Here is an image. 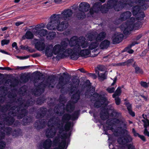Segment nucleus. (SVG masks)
Returning <instances> with one entry per match:
<instances>
[{
	"mask_svg": "<svg viewBox=\"0 0 149 149\" xmlns=\"http://www.w3.org/2000/svg\"><path fill=\"white\" fill-rule=\"evenodd\" d=\"M56 35V33L54 31L49 32L47 36V38L49 40L53 39Z\"/></svg>",
	"mask_w": 149,
	"mask_h": 149,
	"instance_id": "c03bdc74",
	"label": "nucleus"
},
{
	"mask_svg": "<svg viewBox=\"0 0 149 149\" xmlns=\"http://www.w3.org/2000/svg\"><path fill=\"white\" fill-rule=\"evenodd\" d=\"M72 14L73 12L71 9H67L64 10L61 14H54L52 15L54 16V17H53L54 19V20L55 21V23L57 24L60 22V19L63 20L70 19L69 18L72 16Z\"/></svg>",
	"mask_w": 149,
	"mask_h": 149,
	"instance_id": "f03ea898",
	"label": "nucleus"
},
{
	"mask_svg": "<svg viewBox=\"0 0 149 149\" xmlns=\"http://www.w3.org/2000/svg\"><path fill=\"white\" fill-rule=\"evenodd\" d=\"M20 78L22 80V82L25 83L27 82L29 79H32V78L31 77L30 75L28 74H27L26 75L23 74L22 75Z\"/></svg>",
	"mask_w": 149,
	"mask_h": 149,
	"instance_id": "473e14b6",
	"label": "nucleus"
},
{
	"mask_svg": "<svg viewBox=\"0 0 149 149\" xmlns=\"http://www.w3.org/2000/svg\"><path fill=\"white\" fill-rule=\"evenodd\" d=\"M101 5V3L100 2H95L93 5V8L94 9L96 10H99V9H100V6Z\"/></svg>",
	"mask_w": 149,
	"mask_h": 149,
	"instance_id": "052dcab7",
	"label": "nucleus"
},
{
	"mask_svg": "<svg viewBox=\"0 0 149 149\" xmlns=\"http://www.w3.org/2000/svg\"><path fill=\"white\" fill-rule=\"evenodd\" d=\"M93 101L95 102L94 105V107L96 108H98L100 107L105 102H104L102 100H98Z\"/></svg>",
	"mask_w": 149,
	"mask_h": 149,
	"instance_id": "8fccbe9b",
	"label": "nucleus"
},
{
	"mask_svg": "<svg viewBox=\"0 0 149 149\" xmlns=\"http://www.w3.org/2000/svg\"><path fill=\"white\" fill-rule=\"evenodd\" d=\"M63 75H65V81H64V77L63 76H61L59 78V82L57 85V88L59 89H61V92L63 93H65L66 91L64 86L66 84L67 81H69L70 78V75L68 74H67L65 73H63Z\"/></svg>",
	"mask_w": 149,
	"mask_h": 149,
	"instance_id": "7ed1b4c3",
	"label": "nucleus"
},
{
	"mask_svg": "<svg viewBox=\"0 0 149 149\" xmlns=\"http://www.w3.org/2000/svg\"><path fill=\"white\" fill-rule=\"evenodd\" d=\"M140 5V6H141V9H143L144 10H146L149 7V3H145V2H144L143 3H138Z\"/></svg>",
	"mask_w": 149,
	"mask_h": 149,
	"instance_id": "13d9d810",
	"label": "nucleus"
},
{
	"mask_svg": "<svg viewBox=\"0 0 149 149\" xmlns=\"http://www.w3.org/2000/svg\"><path fill=\"white\" fill-rule=\"evenodd\" d=\"M54 81V76H49L47 80H46L43 84V89H45L46 86L48 87L53 88V86H51L52 84L53 83Z\"/></svg>",
	"mask_w": 149,
	"mask_h": 149,
	"instance_id": "9d476101",
	"label": "nucleus"
},
{
	"mask_svg": "<svg viewBox=\"0 0 149 149\" xmlns=\"http://www.w3.org/2000/svg\"><path fill=\"white\" fill-rule=\"evenodd\" d=\"M123 35L122 34H119L114 36L112 40L113 43V44H116L119 43L123 39Z\"/></svg>",
	"mask_w": 149,
	"mask_h": 149,
	"instance_id": "f3484780",
	"label": "nucleus"
},
{
	"mask_svg": "<svg viewBox=\"0 0 149 149\" xmlns=\"http://www.w3.org/2000/svg\"><path fill=\"white\" fill-rule=\"evenodd\" d=\"M146 121L144 120H142V121L144 123L143 126L144 128H147L149 126V120L148 119H146Z\"/></svg>",
	"mask_w": 149,
	"mask_h": 149,
	"instance_id": "0e129e2a",
	"label": "nucleus"
},
{
	"mask_svg": "<svg viewBox=\"0 0 149 149\" xmlns=\"http://www.w3.org/2000/svg\"><path fill=\"white\" fill-rule=\"evenodd\" d=\"M53 17H54V16L52 15L50 18V22L47 25V28L48 29L52 30L57 29L58 31H61L67 28L68 23H66L64 21H62L60 23V20L61 19H60V22L56 24V23H55V21L54 20V19Z\"/></svg>",
	"mask_w": 149,
	"mask_h": 149,
	"instance_id": "f257e3e1",
	"label": "nucleus"
},
{
	"mask_svg": "<svg viewBox=\"0 0 149 149\" xmlns=\"http://www.w3.org/2000/svg\"><path fill=\"white\" fill-rule=\"evenodd\" d=\"M137 17L136 19L137 20H142L143 19L144 17H145V15L143 12L142 11L138 14Z\"/></svg>",
	"mask_w": 149,
	"mask_h": 149,
	"instance_id": "603ef678",
	"label": "nucleus"
},
{
	"mask_svg": "<svg viewBox=\"0 0 149 149\" xmlns=\"http://www.w3.org/2000/svg\"><path fill=\"white\" fill-rule=\"evenodd\" d=\"M141 6L139 5L133 6L132 9L133 15L135 16L141 12L142 11L141 10Z\"/></svg>",
	"mask_w": 149,
	"mask_h": 149,
	"instance_id": "393cba45",
	"label": "nucleus"
},
{
	"mask_svg": "<svg viewBox=\"0 0 149 149\" xmlns=\"http://www.w3.org/2000/svg\"><path fill=\"white\" fill-rule=\"evenodd\" d=\"M79 45L81 48V47L82 48H84L87 47V43L86 42L85 38L84 37H81V40L79 41Z\"/></svg>",
	"mask_w": 149,
	"mask_h": 149,
	"instance_id": "4c0bfd02",
	"label": "nucleus"
},
{
	"mask_svg": "<svg viewBox=\"0 0 149 149\" xmlns=\"http://www.w3.org/2000/svg\"><path fill=\"white\" fill-rule=\"evenodd\" d=\"M121 115L120 113L117 112L116 110L113 109L111 113L110 116L111 117H114V118H119Z\"/></svg>",
	"mask_w": 149,
	"mask_h": 149,
	"instance_id": "49530a36",
	"label": "nucleus"
},
{
	"mask_svg": "<svg viewBox=\"0 0 149 149\" xmlns=\"http://www.w3.org/2000/svg\"><path fill=\"white\" fill-rule=\"evenodd\" d=\"M79 11L85 13L88 11L90 7V5L86 2H82L79 4Z\"/></svg>",
	"mask_w": 149,
	"mask_h": 149,
	"instance_id": "9b49d317",
	"label": "nucleus"
},
{
	"mask_svg": "<svg viewBox=\"0 0 149 149\" xmlns=\"http://www.w3.org/2000/svg\"><path fill=\"white\" fill-rule=\"evenodd\" d=\"M92 100L93 101L102 100L104 102H106L107 99L106 97L99 94L97 92H94L93 95Z\"/></svg>",
	"mask_w": 149,
	"mask_h": 149,
	"instance_id": "ddd939ff",
	"label": "nucleus"
},
{
	"mask_svg": "<svg viewBox=\"0 0 149 149\" xmlns=\"http://www.w3.org/2000/svg\"><path fill=\"white\" fill-rule=\"evenodd\" d=\"M124 104L125 105L126 107H127V109L130 115L132 117H134L135 116V113L132 110V104L128 101L125 102L124 103Z\"/></svg>",
	"mask_w": 149,
	"mask_h": 149,
	"instance_id": "aec40b11",
	"label": "nucleus"
},
{
	"mask_svg": "<svg viewBox=\"0 0 149 149\" xmlns=\"http://www.w3.org/2000/svg\"><path fill=\"white\" fill-rule=\"evenodd\" d=\"M45 47V44L41 41L37 42L35 44V48L40 51L43 50L44 48Z\"/></svg>",
	"mask_w": 149,
	"mask_h": 149,
	"instance_id": "c85d7f7f",
	"label": "nucleus"
},
{
	"mask_svg": "<svg viewBox=\"0 0 149 149\" xmlns=\"http://www.w3.org/2000/svg\"><path fill=\"white\" fill-rule=\"evenodd\" d=\"M110 44L109 41L107 40H105L101 42L100 45V47L101 49H107Z\"/></svg>",
	"mask_w": 149,
	"mask_h": 149,
	"instance_id": "bb28decb",
	"label": "nucleus"
},
{
	"mask_svg": "<svg viewBox=\"0 0 149 149\" xmlns=\"http://www.w3.org/2000/svg\"><path fill=\"white\" fill-rule=\"evenodd\" d=\"M43 76V74L39 71H37L36 72H34L33 73L32 77H34L35 80H40V77Z\"/></svg>",
	"mask_w": 149,
	"mask_h": 149,
	"instance_id": "a19ab883",
	"label": "nucleus"
},
{
	"mask_svg": "<svg viewBox=\"0 0 149 149\" xmlns=\"http://www.w3.org/2000/svg\"><path fill=\"white\" fill-rule=\"evenodd\" d=\"M43 82H41L39 84L36 86V89L37 91H40L41 90L44 91L45 89H43Z\"/></svg>",
	"mask_w": 149,
	"mask_h": 149,
	"instance_id": "6e6d98bb",
	"label": "nucleus"
},
{
	"mask_svg": "<svg viewBox=\"0 0 149 149\" xmlns=\"http://www.w3.org/2000/svg\"><path fill=\"white\" fill-rule=\"evenodd\" d=\"M131 15V12L129 11L122 13L120 15V19L122 21H125L129 18Z\"/></svg>",
	"mask_w": 149,
	"mask_h": 149,
	"instance_id": "4be33fe9",
	"label": "nucleus"
},
{
	"mask_svg": "<svg viewBox=\"0 0 149 149\" xmlns=\"http://www.w3.org/2000/svg\"><path fill=\"white\" fill-rule=\"evenodd\" d=\"M66 122H63L61 121H55V125L57 126V128L58 130V133L59 134H61L64 131V125Z\"/></svg>",
	"mask_w": 149,
	"mask_h": 149,
	"instance_id": "4468645a",
	"label": "nucleus"
},
{
	"mask_svg": "<svg viewBox=\"0 0 149 149\" xmlns=\"http://www.w3.org/2000/svg\"><path fill=\"white\" fill-rule=\"evenodd\" d=\"M68 145H66V141L65 139L62 140V142L60 144L58 145V147L60 149H66L68 147Z\"/></svg>",
	"mask_w": 149,
	"mask_h": 149,
	"instance_id": "37998d69",
	"label": "nucleus"
},
{
	"mask_svg": "<svg viewBox=\"0 0 149 149\" xmlns=\"http://www.w3.org/2000/svg\"><path fill=\"white\" fill-rule=\"evenodd\" d=\"M61 134H58L57 136L55 137L53 141V143L55 146H56L57 145L61 144L60 138H61Z\"/></svg>",
	"mask_w": 149,
	"mask_h": 149,
	"instance_id": "f704fd0d",
	"label": "nucleus"
},
{
	"mask_svg": "<svg viewBox=\"0 0 149 149\" xmlns=\"http://www.w3.org/2000/svg\"><path fill=\"white\" fill-rule=\"evenodd\" d=\"M71 132H69L68 134L66 133H62V135H61V139H63L64 138V139H66L68 137H69L71 135Z\"/></svg>",
	"mask_w": 149,
	"mask_h": 149,
	"instance_id": "338daca9",
	"label": "nucleus"
},
{
	"mask_svg": "<svg viewBox=\"0 0 149 149\" xmlns=\"http://www.w3.org/2000/svg\"><path fill=\"white\" fill-rule=\"evenodd\" d=\"M118 118H113L114 125L115 124H119L121 122L123 123V122L121 120Z\"/></svg>",
	"mask_w": 149,
	"mask_h": 149,
	"instance_id": "774afa93",
	"label": "nucleus"
},
{
	"mask_svg": "<svg viewBox=\"0 0 149 149\" xmlns=\"http://www.w3.org/2000/svg\"><path fill=\"white\" fill-rule=\"evenodd\" d=\"M52 51L55 55L65 52L64 49L62 48L61 45L59 44H56L54 46Z\"/></svg>",
	"mask_w": 149,
	"mask_h": 149,
	"instance_id": "dca6fc26",
	"label": "nucleus"
},
{
	"mask_svg": "<svg viewBox=\"0 0 149 149\" xmlns=\"http://www.w3.org/2000/svg\"><path fill=\"white\" fill-rule=\"evenodd\" d=\"M71 125V124L70 122L66 123L63 127L64 131L66 132L69 131L70 129Z\"/></svg>",
	"mask_w": 149,
	"mask_h": 149,
	"instance_id": "4d7b16f0",
	"label": "nucleus"
},
{
	"mask_svg": "<svg viewBox=\"0 0 149 149\" xmlns=\"http://www.w3.org/2000/svg\"><path fill=\"white\" fill-rule=\"evenodd\" d=\"M121 29L123 31V33L125 35L130 34V31L133 29L132 28L130 25H126L122 27Z\"/></svg>",
	"mask_w": 149,
	"mask_h": 149,
	"instance_id": "a878e982",
	"label": "nucleus"
},
{
	"mask_svg": "<svg viewBox=\"0 0 149 149\" xmlns=\"http://www.w3.org/2000/svg\"><path fill=\"white\" fill-rule=\"evenodd\" d=\"M111 8L109 7L107 4H104L100 7V10L102 13H106Z\"/></svg>",
	"mask_w": 149,
	"mask_h": 149,
	"instance_id": "c9c22d12",
	"label": "nucleus"
},
{
	"mask_svg": "<svg viewBox=\"0 0 149 149\" xmlns=\"http://www.w3.org/2000/svg\"><path fill=\"white\" fill-rule=\"evenodd\" d=\"M81 37L79 38L76 36H74L71 38L70 39L69 44L70 46L74 47V49L81 50L79 43L80 40H81Z\"/></svg>",
	"mask_w": 149,
	"mask_h": 149,
	"instance_id": "423d86ee",
	"label": "nucleus"
},
{
	"mask_svg": "<svg viewBox=\"0 0 149 149\" xmlns=\"http://www.w3.org/2000/svg\"><path fill=\"white\" fill-rule=\"evenodd\" d=\"M79 81L78 79H77L75 81H73V83L76 84V85L71 84L70 87H68L67 88L68 89L66 90L65 89L66 91L65 93H66L67 91L69 92L71 94H72L74 93H75L76 92L77 90L78 86L79 84Z\"/></svg>",
	"mask_w": 149,
	"mask_h": 149,
	"instance_id": "1a4fd4ad",
	"label": "nucleus"
},
{
	"mask_svg": "<svg viewBox=\"0 0 149 149\" xmlns=\"http://www.w3.org/2000/svg\"><path fill=\"white\" fill-rule=\"evenodd\" d=\"M76 17L78 20L83 19L85 18L86 15L85 13L82 11L77 12L75 13Z\"/></svg>",
	"mask_w": 149,
	"mask_h": 149,
	"instance_id": "7c9ffc66",
	"label": "nucleus"
},
{
	"mask_svg": "<svg viewBox=\"0 0 149 149\" xmlns=\"http://www.w3.org/2000/svg\"><path fill=\"white\" fill-rule=\"evenodd\" d=\"M46 99L44 96L39 97L36 99V102L38 104L41 105L45 102Z\"/></svg>",
	"mask_w": 149,
	"mask_h": 149,
	"instance_id": "a18cd8bd",
	"label": "nucleus"
},
{
	"mask_svg": "<svg viewBox=\"0 0 149 149\" xmlns=\"http://www.w3.org/2000/svg\"><path fill=\"white\" fill-rule=\"evenodd\" d=\"M118 2V0H109L107 4L108 6L111 9L114 8L116 3Z\"/></svg>",
	"mask_w": 149,
	"mask_h": 149,
	"instance_id": "79ce46f5",
	"label": "nucleus"
},
{
	"mask_svg": "<svg viewBox=\"0 0 149 149\" xmlns=\"http://www.w3.org/2000/svg\"><path fill=\"white\" fill-rule=\"evenodd\" d=\"M28 111L26 109L24 108L19 111V119H22L24 117L27 116Z\"/></svg>",
	"mask_w": 149,
	"mask_h": 149,
	"instance_id": "72a5a7b5",
	"label": "nucleus"
},
{
	"mask_svg": "<svg viewBox=\"0 0 149 149\" xmlns=\"http://www.w3.org/2000/svg\"><path fill=\"white\" fill-rule=\"evenodd\" d=\"M34 34L39 36L41 37L45 36L47 33V31L45 29H37V30H33Z\"/></svg>",
	"mask_w": 149,
	"mask_h": 149,
	"instance_id": "412c9836",
	"label": "nucleus"
},
{
	"mask_svg": "<svg viewBox=\"0 0 149 149\" xmlns=\"http://www.w3.org/2000/svg\"><path fill=\"white\" fill-rule=\"evenodd\" d=\"M99 43L98 42L96 41L95 42H92L91 43L88 47V48L89 50H92L97 47L99 45Z\"/></svg>",
	"mask_w": 149,
	"mask_h": 149,
	"instance_id": "de8ad7c7",
	"label": "nucleus"
},
{
	"mask_svg": "<svg viewBox=\"0 0 149 149\" xmlns=\"http://www.w3.org/2000/svg\"><path fill=\"white\" fill-rule=\"evenodd\" d=\"M91 53V51L89 49H84L80 50L79 52H78L77 55L78 56V58L79 57H84L88 55Z\"/></svg>",
	"mask_w": 149,
	"mask_h": 149,
	"instance_id": "5701e85b",
	"label": "nucleus"
},
{
	"mask_svg": "<svg viewBox=\"0 0 149 149\" xmlns=\"http://www.w3.org/2000/svg\"><path fill=\"white\" fill-rule=\"evenodd\" d=\"M132 137L130 134L127 133L119 137L117 139V142L119 144L125 145L127 147V145L129 144H132L134 145L133 143H129L132 142Z\"/></svg>",
	"mask_w": 149,
	"mask_h": 149,
	"instance_id": "39448f33",
	"label": "nucleus"
},
{
	"mask_svg": "<svg viewBox=\"0 0 149 149\" xmlns=\"http://www.w3.org/2000/svg\"><path fill=\"white\" fill-rule=\"evenodd\" d=\"M134 4H136L137 3H142L145 2V1L149 2V0H132Z\"/></svg>",
	"mask_w": 149,
	"mask_h": 149,
	"instance_id": "e2e57ef3",
	"label": "nucleus"
},
{
	"mask_svg": "<svg viewBox=\"0 0 149 149\" xmlns=\"http://www.w3.org/2000/svg\"><path fill=\"white\" fill-rule=\"evenodd\" d=\"M132 0H124V1H118L114 7V9L116 11H119L122 10L127 5L130 7H132L134 5Z\"/></svg>",
	"mask_w": 149,
	"mask_h": 149,
	"instance_id": "20e7f679",
	"label": "nucleus"
},
{
	"mask_svg": "<svg viewBox=\"0 0 149 149\" xmlns=\"http://www.w3.org/2000/svg\"><path fill=\"white\" fill-rule=\"evenodd\" d=\"M98 76L99 77V79L101 81H103L107 79V76L106 72L101 73H99L98 72Z\"/></svg>",
	"mask_w": 149,
	"mask_h": 149,
	"instance_id": "3c124183",
	"label": "nucleus"
},
{
	"mask_svg": "<svg viewBox=\"0 0 149 149\" xmlns=\"http://www.w3.org/2000/svg\"><path fill=\"white\" fill-rule=\"evenodd\" d=\"M45 123V120L44 119H39L35 121L34 126L37 129L40 130L43 128Z\"/></svg>",
	"mask_w": 149,
	"mask_h": 149,
	"instance_id": "f8f14e48",
	"label": "nucleus"
},
{
	"mask_svg": "<svg viewBox=\"0 0 149 149\" xmlns=\"http://www.w3.org/2000/svg\"><path fill=\"white\" fill-rule=\"evenodd\" d=\"M69 55L70 56V59L72 60H76L78 58L77 54L78 52L80 51L74 49V47L72 49L68 48L65 50Z\"/></svg>",
	"mask_w": 149,
	"mask_h": 149,
	"instance_id": "6e6552de",
	"label": "nucleus"
},
{
	"mask_svg": "<svg viewBox=\"0 0 149 149\" xmlns=\"http://www.w3.org/2000/svg\"><path fill=\"white\" fill-rule=\"evenodd\" d=\"M79 110H77L75 111L73 113L70 114L71 119L74 121L77 119L79 114Z\"/></svg>",
	"mask_w": 149,
	"mask_h": 149,
	"instance_id": "ea45409f",
	"label": "nucleus"
},
{
	"mask_svg": "<svg viewBox=\"0 0 149 149\" xmlns=\"http://www.w3.org/2000/svg\"><path fill=\"white\" fill-rule=\"evenodd\" d=\"M121 93V88L119 86L117 88L114 93L112 95V97L113 98H116L117 96H120Z\"/></svg>",
	"mask_w": 149,
	"mask_h": 149,
	"instance_id": "09e8293b",
	"label": "nucleus"
},
{
	"mask_svg": "<svg viewBox=\"0 0 149 149\" xmlns=\"http://www.w3.org/2000/svg\"><path fill=\"white\" fill-rule=\"evenodd\" d=\"M52 142L51 140L47 139L45 140L42 143V146L44 149H49L52 146Z\"/></svg>",
	"mask_w": 149,
	"mask_h": 149,
	"instance_id": "6ab92c4d",
	"label": "nucleus"
},
{
	"mask_svg": "<svg viewBox=\"0 0 149 149\" xmlns=\"http://www.w3.org/2000/svg\"><path fill=\"white\" fill-rule=\"evenodd\" d=\"M20 100H19V110L20 109L21 105L24 108L27 109L28 108L30 105V101L29 100L24 101L22 102L21 104H20Z\"/></svg>",
	"mask_w": 149,
	"mask_h": 149,
	"instance_id": "e433bc0d",
	"label": "nucleus"
},
{
	"mask_svg": "<svg viewBox=\"0 0 149 149\" xmlns=\"http://www.w3.org/2000/svg\"><path fill=\"white\" fill-rule=\"evenodd\" d=\"M86 36L88 40L92 41L95 40H96V36L95 34L92 33H89L87 34Z\"/></svg>",
	"mask_w": 149,
	"mask_h": 149,
	"instance_id": "58836bf2",
	"label": "nucleus"
},
{
	"mask_svg": "<svg viewBox=\"0 0 149 149\" xmlns=\"http://www.w3.org/2000/svg\"><path fill=\"white\" fill-rule=\"evenodd\" d=\"M47 111V109L46 107H41L37 110L36 112V118L37 119L43 118L46 116Z\"/></svg>",
	"mask_w": 149,
	"mask_h": 149,
	"instance_id": "0eeeda50",
	"label": "nucleus"
},
{
	"mask_svg": "<svg viewBox=\"0 0 149 149\" xmlns=\"http://www.w3.org/2000/svg\"><path fill=\"white\" fill-rule=\"evenodd\" d=\"M106 33L104 31H102L98 34L96 38V41L100 42L103 40L105 38Z\"/></svg>",
	"mask_w": 149,
	"mask_h": 149,
	"instance_id": "cd10ccee",
	"label": "nucleus"
},
{
	"mask_svg": "<svg viewBox=\"0 0 149 149\" xmlns=\"http://www.w3.org/2000/svg\"><path fill=\"white\" fill-rule=\"evenodd\" d=\"M135 72L136 74H143V71L139 67L136 66L135 67Z\"/></svg>",
	"mask_w": 149,
	"mask_h": 149,
	"instance_id": "680f3d73",
	"label": "nucleus"
},
{
	"mask_svg": "<svg viewBox=\"0 0 149 149\" xmlns=\"http://www.w3.org/2000/svg\"><path fill=\"white\" fill-rule=\"evenodd\" d=\"M79 91L75 92L74 94H73L71 97V99L72 100V102L73 104L76 103L79 100L80 98L81 95L79 94Z\"/></svg>",
	"mask_w": 149,
	"mask_h": 149,
	"instance_id": "b1692460",
	"label": "nucleus"
},
{
	"mask_svg": "<svg viewBox=\"0 0 149 149\" xmlns=\"http://www.w3.org/2000/svg\"><path fill=\"white\" fill-rule=\"evenodd\" d=\"M24 118L22 120V123L24 125H26L32 122V118L30 117L27 116L23 117Z\"/></svg>",
	"mask_w": 149,
	"mask_h": 149,
	"instance_id": "c756f323",
	"label": "nucleus"
},
{
	"mask_svg": "<svg viewBox=\"0 0 149 149\" xmlns=\"http://www.w3.org/2000/svg\"><path fill=\"white\" fill-rule=\"evenodd\" d=\"M70 114L68 113H65L62 116L61 120L63 122H69V121L71 119Z\"/></svg>",
	"mask_w": 149,
	"mask_h": 149,
	"instance_id": "2f4dec72",
	"label": "nucleus"
},
{
	"mask_svg": "<svg viewBox=\"0 0 149 149\" xmlns=\"http://www.w3.org/2000/svg\"><path fill=\"white\" fill-rule=\"evenodd\" d=\"M56 133V132L55 129L51 128H48L46 130L45 134L48 138H52Z\"/></svg>",
	"mask_w": 149,
	"mask_h": 149,
	"instance_id": "2eb2a0df",
	"label": "nucleus"
},
{
	"mask_svg": "<svg viewBox=\"0 0 149 149\" xmlns=\"http://www.w3.org/2000/svg\"><path fill=\"white\" fill-rule=\"evenodd\" d=\"M71 102L68 101L66 105L65 108H64L63 110H65L67 112L71 113L74 109L75 106Z\"/></svg>",
	"mask_w": 149,
	"mask_h": 149,
	"instance_id": "a211bd4d",
	"label": "nucleus"
},
{
	"mask_svg": "<svg viewBox=\"0 0 149 149\" xmlns=\"http://www.w3.org/2000/svg\"><path fill=\"white\" fill-rule=\"evenodd\" d=\"M106 124L108 125L113 126H114V123L113 118L107 119L106 121Z\"/></svg>",
	"mask_w": 149,
	"mask_h": 149,
	"instance_id": "bf43d9fd",
	"label": "nucleus"
},
{
	"mask_svg": "<svg viewBox=\"0 0 149 149\" xmlns=\"http://www.w3.org/2000/svg\"><path fill=\"white\" fill-rule=\"evenodd\" d=\"M33 35L30 31H27L25 34V36L27 39H32L33 37Z\"/></svg>",
	"mask_w": 149,
	"mask_h": 149,
	"instance_id": "5fc2aeb1",
	"label": "nucleus"
},
{
	"mask_svg": "<svg viewBox=\"0 0 149 149\" xmlns=\"http://www.w3.org/2000/svg\"><path fill=\"white\" fill-rule=\"evenodd\" d=\"M61 46L62 48H63L64 49V51L65 52L67 47L68 45V43L65 41H62L61 43Z\"/></svg>",
	"mask_w": 149,
	"mask_h": 149,
	"instance_id": "69168bd1",
	"label": "nucleus"
},
{
	"mask_svg": "<svg viewBox=\"0 0 149 149\" xmlns=\"http://www.w3.org/2000/svg\"><path fill=\"white\" fill-rule=\"evenodd\" d=\"M138 43L137 42H133L132 43L128 45V46L125 47L122 51V52H125L127 51V50L131 48L132 47L135 45L136 44H138Z\"/></svg>",
	"mask_w": 149,
	"mask_h": 149,
	"instance_id": "864d4df0",
	"label": "nucleus"
}]
</instances>
